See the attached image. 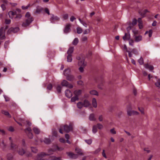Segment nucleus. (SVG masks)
<instances>
[{"label": "nucleus", "instance_id": "nucleus-1", "mask_svg": "<svg viewBox=\"0 0 160 160\" xmlns=\"http://www.w3.org/2000/svg\"><path fill=\"white\" fill-rule=\"evenodd\" d=\"M25 17L26 18L24 22L22 24V26L24 27L29 26L34 20L33 18L31 16L30 13L29 12H27L26 13Z\"/></svg>", "mask_w": 160, "mask_h": 160}, {"label": "nucleus", "instance_id": "nucleus-2", "mask_svg": "<svg viewBox=\"0 0 160 160\" xmlns=\"http://www.w3.org/2000/svg\"><path fill=\"white\" fill-rule=\"evenodd\" d=\"M73 129V124L72 123H69V125H65L61 126L60 128L59 129V132L62 133H63L62 130L63 129L66 132H68L72 131Z\"/></svg>", "mask_w": 160, "mask_h": 160}, {"label": "nucleus", "instance_id": "nucleus-3", "mask_svg": "<svg viewBox=\"0 0 160 160\" xmlns=\"http://www.w3.org/2000/svg\"><path fill=\"white\" fill-rule=\"evenodd\" d=\"M54 152V150L52 149H50L48 150V153H46L43 152H42L38 154L37 157L35 159V160H43V158L45 157V156L49 155L52 153Z\"/></svg>", "mask_w": 160, "mask_h": 160}, {"label": "nucleus", "instance_id": "nucleus-4", "mask_svg": "<svg viewBox=\"0 0 160 160\" xmlns=\"http://www.w3.org/2000/svg\"><path fill=\"white\" fill-rule=\"evenodd\" d=\"M91 104L90 102L87 99H85L83 102H79L77 103V107L79 109L82 108L83 107L87 108L89 107Z\"/></svg>", "mask_w": 160, "mask_h": 160}, {"label": "nucleus", "instance_id": "nucleus-5", "mask_svg": "<svg viewBox=\"0 0 160 160\" xmlns=\"http://www.w3.org/2000/svg\"><path fill=\"white\" fill-rule=\"evenodd\" d=\"M32 129L28 127L24 130L25 132L27 134L28 138L32 139L33 138V135L31 132Z\"/></svg>", "mask_w": 160, "mask_h": 160}, {"label": "nucleus", "instance_id": "nucleus-6", "mask_svg": "<svg viewBox=\"0 0 160 160\" xmlns=\"http://www.w3.org/2000/svg\"><path fill=\"white\" fill-rule=\"evenodd\" d=\"M61 85L62 86L70 88H73V85L69 83L66 80H63L61 82Z\"/></svg>", "mask_w": 160, "mask_h": 160}, {"label": "nucleus", "instance_id": "nucleus-7", "mask_svg": "<svg viewBox=\"0 0 160 160\" xmlns=\"http://www.w3.org/2000/svg\"><path fill=\"white\" fill-rule=\"evenodd\" d=\"M44 10L43 8L39 6H37L36 7L35 11L34 12V14L35 15L40 14Z\"/></svg>", "mask_w": 160, "mask_h": 160}, {"label": "nucleus", "instance_id": "nucleus-8", "mask_svg": "<svg viewBox=\"0 0 160 160\" xmlns=\"http://www.w3.org/2000/svg\"><path fill=\"white\" fill-rule=\"evenodd\" d=\"M73 52V51H68L67 53L68 54L67 56V61L68 62H71L72 61V54Z\"/></svg>", "mask_w": 160, "mask_h": 160}, {"label": "nucleus", "instance_id": "nucleus-9", "mask_svg": "<svg viewBox=\"0 0 160 160\" xmlns=\"http://www.w3.org/2000/svg\"><path fill=\"white\" fill-rule=\"evenodd\" d=\"M51 17L50 19L51 22L52 23H55V21H58L60 20V18L57 16H55L53 14H51Z\"/></svg>", "mask_w": 160, "mask_h": 160}, {"label": "nucleus", "instance_id": "nucleus-10", "mask_svg": "<svg viewBox=\"0 0 160 160\" xmlns=\"http://www.w3.org/2000/svg\"><path fill=\"white\" fill-rule=\"evenodd\" d=\"M71 25L70 24L67 23L65 25V28L63 30V32L64 33L67 34L70 31Z\"/></svg>", "mask_w": 160, "mask_h": 160}, {"label": "nucleus", "instance_id": "nucleus-11", "mask_svg": "<svg viewBox=\"0 0 160 160\" xmlns=\"http://www.w3.org/2000/svg\"><path fill=\"white\" fill-rule=\"evenodd\" d=\"M19 29L18 27H16L15 28L11 27L8 30V32H13L15 33L18 31Z\"/></svg>", "mask_w": 160, "mask_h": 160}, {"label": "nucleus", "instance_id": "nucleus-12", "mask_svg": "<svg viewBox=\"0 0 160 160\" xmlns=\"http://www.w3.org/2000/svg\"><path fill=\"white\" fill-rule=\"evenodd\" d=\"M67 154L71 158L76 159L78 158V155L73 153L71 152H67Z\"/></svg>", "mask_w": 160, "mask_h": 160}, {"label": "nucleus", "instance_id": "nucleus-13", "mask_svg": "<svg viewBox=\"0 0 160 160\" xmlns=\"http://www.w3.org/2000/svg\"><path fill=\"white\" fill-rule=\"evenodd\" d=\"M4 30V28L2 27L0 30V39H4L5 38V32Z\"/></svg>", "mask_w": 160, "mask_h": 160}, {"label": "nucleus", "instance_id": "nucleus-14", "mask_svg": "<svg viewBox=\"0 0 160 160\" xmlns=\"http://www.w3.org/2000/svg\"><path fill=\"white\" fill-rule=\"evenodd\" d=\"M78 65L79 66L85 67L87 65L86 62H85L84 58H82L81 61L78 62Z\"/></svg>", "mask_w": 160, "mask_h": 160}, {"label": "nucleus", "instance_id": "nucleus-15", "mask_svg": "<svg viewBox=\"0 0 160 160\" xmlns=\"http://www.w3.org/2000/svg\"><path fill=\"white\" fill-rule=\"evenodd\" d=\"M0 146L3 149V151L5 150V148L6 147V144L4 143V140H0Z\"/></svg>", "mask_w": 160, "mask_h": 160}, {"label": "nucleus", "instance_id": "nucleus-16", "mask_svg": "<svg viewBox=\"0 0 160 160\" xmlns=\"http://www.w3.org/2000/svg\"><path fill=\"white\" fill-rule=\"evenodd\" d=\"M63 74L66 77L71 74V70L69 68L65 69L64 71Z\"/></svg>", "mask_w": 160, "mask_h": 160}, {"label": "nucleus", "instance_id": "nucleus-17", "mask_svg": "<svg viewBox=\"0 0 160 160\" xmlns=\"http://www.w3.org/2000/svg\"><path fill=\"white\" fill-rule=\"evenodd\" d=\"M65 94L66 96L68 98H70L72 96V93L71 91L68 90L67 89L65 91Z\"/></svg>", "mask_w": 160, "mask_h": 160}, {"label": "nucleus", "instance_id": "nucleus-18", "mask_svg": "<svg viewBox=\"0 0 160 160\" xmlns=\"http://www.w3.org/2000/svg\"><path fill=\"white\" fill-rule=\"evenodd\" d=\"M149 12V11H148L147 9H145L143 11H139V13L142 18H144L145 17L146 13Z\"/></svg>", "mask_w": 160, "mask_h": 160}, {"label": "nucleus", "instance_id": "nucleus-19", "mask_svg": "<svg viewBox=\"0 0 160 160\" xmlns=\"http://www.w3.org/2000/svg\"><path fill=\"white\" fill-rule=\"evenodd\" d=\"M82 93V91L81 90H75L74 92V95L78 97V98L80 96Z\"/></svg>", "mask_w": 160, "mask_h": 160}, {"label": "nucleus", "instance_id": "nucleus-20", "mask_svg": "<svg viewBox=\"0 0 160 160\" xmlns=\"http://www.w3.org/2000/svg\"><path fill=\"white\" fill-rule=\"evenodd\" d=\"M66 78L68 80L70 81H72L75 79L74 76L71 74L66 77Z\"/></svg>", "mask_w": 160, "mask_h": 160}, {"label": "nucleus", "instance_id": "nucleus-21", "mask_svg": "<svg viewBox=\"0 0 160 160\" xmlns=\"http://www.w3.org/2000/svg\"><path fill=\"white\" fill-rule=\"evenodd\" d=\"M10 147L11 149L13 150H16L18 148V146L13 142L10 143Z\"/></svg>", "mask_w": 160, "mask_h": 160}, {"label": "nucleus", "instance_id": "nucleus-22", "mask_svg": "<svg viewBox=\"0 0 160 160\" xmlns=\"http://www.w3.org/2000/svg\"><path fill=\"white\" fill-rule=\"evenodd\" d=\"M92 104L93 106L95 108H96L97 106V102L96 99L95 98H93L92 100Z\"/></svg>", "mask_w": 160, "mask_h": 160}, {"label": "nucleus", "instance_id": "nucleus-23", "mask_svg": "<svg viewBox=\"0 0 160 160\" xmlns=\"http://www.w3.org/2000/svg\"><path fill=\"white\" fill-rule=\"evenodd\" d=\"M135 41L136 42H138L141 41L142 40V36L141 35L138 36H135Z\"/></svg>", "mask_w": 160, "mask_h": 160}, {"label": "nucleus", "instance_id": "nucleus-24", "mask_svg": "<svg viewBox=\"0 0 160 160\" xmlns=\"http://www.w3.org/2000/svg\"><path fill=\"white\" fill-rule=\"evenodd\" d=\"M123 39L124 40H128L130 38V35L129 34H128L127 33H125V35L122 37Z\"/></svg>", "mask_w": 160, "mask_h": 160}, {"label": "nucleus", "instance_id": "nucleus-25", "mask_svg": "<svg viewBox=\"0 0 160 160\" xmlns=\"http://www.w3.org/2000/svg\"><path fill=\"white\" fill-rule=\"evenodd\" d=\"M2 113L8 118H11V116L10 115L9 112L5 110H3L2 112Z\"/></svg>", "mask_w": 160, "mask_h": 160}, {"label": "nucleus", "instance_id": "nucleus-26", "mask_svg": "<svg viewBox=\"0 0 160 160\" xmlns=\"http://www.w3.org/2000/svg\"><path fill=\"white\" fill-rule=\"evenodd\" d=\"M128 55L130 57H131L132 56V53L136 54L138 52H137V51H132L131 52L130 51H128Z\"/></svg>", "mask_w": 160, "mask_h": 160}, {"label": "nucleus", "instance_id": "nucleus-27", "mask_svg": "<svg viewBox=\"0 0 160 160\" xmlns=\"http://www.w3.org/2000/svg\"><path fill=\"white\" fill-rule=\"evenodd\" d=\"M146 68L148 69L150 71H152L154 68L153 67L152 65H149L148 64H146L145 65Z\"/></svg>", "mask_w": 160, "mask_h": 160}, {"label": "nucleus", "instance_id": "nucleus-28", "mask_svg": "<svg viewBox=\"0 0 160 160\" xmlns=\"http://www.w3.org/2000/svg\"><path fill=\"white\" fill-rule=\"evenodd\" d=\"M76 151L78 155H83L81 149L80 148H76Z\"/></svg>", "mask_w": 160, "mask_h": 160}, {"label": "nucleus", "instance_id": "nucleus-29", "mask_svg": "<svg viewBox=\"0 0 160 160\" xmlns=\"http://www.w3.org/2000/svg\"><path fill=\"white\" fill-rule=\"evenodd\" d=\"M33 130L34 132L36 134H39L40 132V130L37 127H34L33 128Z\"/></svg>", "mask_w": 160, "mask_h": 160}, {"label": "nucleus", "instance_id": "nucleus-30", "mask_svg": "<svg viewBox=\"0 0 160 160\" xmlns=\"http://www.w3.org/2000/svg\"><path fill=\"white\" fill-rule=\"evenodd\" d=\"M8 14L9 16V17L11 18H13V16L16 15L15 12L12 11H10L8 12Z\"/></svg>", "mask_w": 160, "mask_h": 160}, {"label": "nucleus", "instance_id": "nucleus-31", "mask_svg": "<svg viewBox=\"0 0 160 160\" xmlns=\"http://www.w3.org/2000/svg\"><path fill=\"white\" fill-rule=\"evenodd\" d=\"M89 119L90 121H95L96 120L95 115L93 114H90L89 117Z\"/></svg>", "mask_w": 160, "mask_h": 160}, {"label": "nucleus", "instance_id": "nucleus-32", "mask_svg": "<svg viewBox=\"0 0 160 160\" xmlns=\"http://www.w3.org/2000/svg\"><path fill=\"white\" fill-rule=\"evenodd\" d=\"M79 42L78 39V38H74L72 42V44L74 45H76Z\"/></svg>", "mask_w": 160, "mask_h": 160}, {"label": "nucleus", "instance_id": "nucleus-33", "mask_svg": "<svg viewBox=\"0 0 160 160\" xmlns=\"http://www.w3.org/2000/svg\"><path fill=\"white\" fill-rule=\"evenodd\" d=\"M97 127L96 125L93 126L92 127V132L93 133H95L98 131Z\"/></svg>", "mask_w": 160, "mask_h": 160}, {"label": "nucleus", "instance_id": "nucleus-34", "mask_svg": "<svg viewBox=\"0 0 160 160\" xmlns=\"http://www.w3.org/2000/svg\"><path fill=\"white\" fill-rule=\"evenodd\" d=\"M155 86L158 88H160V79H158L155 83Z\"/></svg>", "mask_w": 160, "mask_h": 160}, {"label": "nucleus", "instance_id": "nucleus-35", "mask_svg": "<svg viewBox=\"0 0 160 160\" xmlns=\"http://www.w3.org/2000/svg\"><path fill=\"white\" fill-rule=\"evenodd\" d=\"M16 17H15L14 18L16 20H18L20 19L22 17V15L21 14H16Z\"/></svg>", "mask_w": 160, "mask_h": 160}, {"label": "nucleus", "instance_id": "nucleus-36", "mask_svg": "<svg viewBox=\"0 0 160 160\" xmlns=\"http://www.w3.org/2000/svg\"><path fill=\"white\" fill-rule=\"evenodd\" d=\"M79 99V98L75 95V96L72 97L71 100V101L72 102H75L77 100H78Z\"/></svg>", "mask_w": 160, "mask_h": 160}, {"label": "nucleus", "instance_id": "nucleus-37", "mask_svg": "<svg viewBox=\"0 0 160 160\" xmlns=\"http://www.w3.org/2000/svg\"><path fill=\"white\" fill-rule=\"evenodd\" d=\"M90 94L92 95H98V92L95 90H92L90 92Z\"/></svg>", "mask_w": 160, "mask_h": 160}, {"label": "nucleus", "instance_id": "nucleus-38", "mask_svg": "<svg viewBox=\"0 0 160 160\" xmlns=\"http://www.w3.org/2000/svg\"><path fill=\"white\" fill-rule=\"evenodd\" d=\"M18 154L21 155H22L25 153V151L23 149H20L18 151Z\"/></svg>", "mask_w": 160, "mask_h": 160}, {"label": "nucleus", "instance_id": "nucleus-39", "mask_svg": "<svg viewBox=\"0 0 160 160\" xmlns=\"http://www.w3.org/2000/svg\"><path fill=\"white\" fill-rule=\"evenodd\" d=\"M44 142L46 144H48L51 142V141L49 139L45 138L44 140Z\"/></svg>", "mask_w": 160, "mask_h": 160}, {"label": "nucleus", "instance_id": "nucleus-40", "mask_svg": "<svg viewBox=\"0 0 160 160\" xmlns=\"http://www.w3.org/2000/svg\"><path fill=\"white\" fill-rule=\"evenodd\" d=\"M77 31L78 33L80 34L82 32V29L80 27H78L77 28Z\"/></svg>", "mask_w": 160, "mask_h": 160}, {"label": "nucleus", "instance_id": "nucleus-41", "mask_svg": "<svg viewBox=\"0 0 160 160\" xmlns=\"http://www.w3.org/2000/svg\"><path fill=\"white\" fill-rule=\"evenodd\" d=\"M84 141L86 143L89 145L91 144L92 142V139H85L84 140Z\"/></svg>", "mask_w": 160, "mask_h": 160}, {"label": "nucleus", "instance_id": "nucleus-42", "mask_svg": "<svg viewBox=\"0 0 160 160\" xmlns=\"http://www.w3.org/2000/svg\"><path fill=\"white\" fill-rule=\"evenodd\" d=\"M7 157L8 160H12L13 157L12 155L11 154H8Z\"/></svg>", "mask_w": 160, "mask_h": 160}, {"label": "nucleus", "instance_id": "nucleus-43", "mask_svg": "<svg viewBox=\"0 0 160 160\" xmlns=\"http://www.w3.org/2000/svg\"><path fill=\"white\" fill-rule=\"evenodd\" d=\"M96 125L97 126V128L99 129H101L103 128V125L100 123H98Z\"/></svg>", "mask_w": 160, "mask_h": 160}, {"label": "nucleus", "instance_id": "nucleus-44", "mask_svg": "<svg viewBox=\"0 0 160 160\" xmlns=\"http://www.w3.org/2000/svg\"><path fill=\"white\" fill-rule=\"evenodd\" d=\"M138 62L140 65H142L143 64V59L142 57L138 60Z\"/></svg>", "mask_w": 160, "mask_h": 160}, {"label": "nucleus", "instance_id": "nucleus-45", "mask_svg": "<svg viewBox=\"0 0 160 160\" xmlns=\"http://www.w3.org/2000/svg\"><path fill=\"white\" fill-rule=\"evenodd\" d=\"M31 148L32 152H33L36 153L37 152L38 150L36 148L31 147Z\"/></svg>", "mask_w": 160, "mask_h": 160}, {"label": "nucleus", "instance_id": "nucleus-46", "mask_svg": "<svg viewBox=\"0 0 160 160\" xmlns=\"http://www.w3.org/2000/svg\"><path fill=\"white\" fill-rule=\"evenodd\" d=\"M61 88L62 87L60 85H58L57 86L56 89L58 93H60L61 92Z\"/></svg>", "mask_w": 160, "mask_h": 160}, {"label": "nucleus", "instance_id": "nucleus-47", "mask_svg": "<svg viewBox=\"0 0 160 160\" xmlns=\"http://www.w3.org/2000/svg\"><path fill=\"white\" fill-rule=\"evenodd\" d=\"M85 67L80 66L78 70L80 72L82 73L84 72V68Z\"/></svg>", "mask_w": 160, "mask_h": 160}, {"label": "nucleus", "instance_id": "nucleus-48", "mask_svg": "<svg viewBox=\"0 0 160 160\" xmlns=\"http://www.w3.org/2000/svg\"><path fill=\"white\" fill-rule=\"evenodd\" d=\"M21 10L20 9L17 8L16 9V11L14 12L15 14H20L21 12Z\"/></svg>", "mask_w": 160, "mask_h": 160}, {"label": "nucleus", "instance_id": "nucleus-49", "mask_svg": "<svg viewBox=\"0 0 160 160\" xmlns=\"http://www.w3.org/2000/svg\"><path fill=\"white\" fill-rule=\"evenodd\" d=\"M68 14H65L63 15L62 18L64 20H66L68 19Z\"/></svg>", "mask_w": 160, "mask_h": 160}, {"label": "nucleus", "instance_id": "nucleus-50", "mask_svg": "<svg viewBox=\"0 0 160 160\" xmlns=\"http://www.w3.org/2000/svg\"><path fill=\"white\" fill-rule=\"evenodd\" d=\"M87 39L88 38L87 37L83 36L82 38L81 39V40L82 42H85L87 41Z\"/></svg>", "mask_w": 160, "mask_h": 160}, {"label": "nucleus", "instance_id": "nucleus-51", "mask_svg": "<svg viewBox=\"0 0 160 160\" xmlns=\"http://www.w3.org/2000/svg\"><path fill=\"white\" fill-rule=\"evenodd\" d=\"M44 10L45 12L48 15H49L50 14L49 10L48 8H45Z\"/></svg>", "mask_w": 160, "mask_h": 160}, {"label": "nucleus", "instance_id": "nucleus-52", "mask_svg": "<svg viewBox=\"0 0 160 160\" xmlns=\"http://www.w3.org/2000/svg\"><path fill=\"white\" fill-rule=\"evenodd\" d=\"M138 26H139V28L141 29V28L140 27V24H142V20L141 18H139L138 19Z\"/></svg>", "mask_w": 160, "mask_h": 160}, {"label": "nucleus", "instance_id": "nucleus-53", "mask_svg": "<svg viewBox=\"0 0 160 160\" xmlns=\"http://www.w3.org/2000/svg\"><path fill=\"white\" fill-rule=\"evenodd\" d=\"M137 20L136 19H134L133 20L132 22V24L133 25H135L137 23Z\"/></svg>", "mask_w": 160, "mask_h": 160}, {"label": "nucleus", "instance_id": "nucleus-54", "mask_svg": "<svg viewBox=\"0 0 160 160\" xmlns=\"http://www.w3.org/2000/svg\"><path fill=\"white\" fill-rule=\"evenodd\" d=\"M101 151V148H99L97 149L94 152V154H96L98 153L99 152H100Z\"/></svg>", "mask_w": 160, "mask_h": 160}, {"label": "nucleus", "instance_id": "nucleus-55", "mask_svg": "<svg viewBox=\"0 0 160 160\" xmlns=\"http://www.w3.org/2000/svg\"><path fill=\"white\" fill-rule=\"evenodd\" d=\"M152 30L151 29L150 30L148 31V36L150 38L152 36Z\"/></svg>", "mask_w": 160, "mask_h": 160}, {"label": "nucleus", "instance_id": "nucleus-56", "mask_svg": "<svg viewBox=\"0 0 160 160\" xmlns=\"http://www.w3.org/2000/svg\"><path fill=\"white\" fill-rule=\"evenodd\" d=\"M52 88V86L51 84H49L47 86V89L49 90H51Z\"/></svg>", "mask_w": 160, "mask_h": 160}, {"label": "nucleus", "instance_id": "nucleus-57", "mask_svg": "<svg viewBox=\"0 0 160 160\" xmlns=\"http://www.w3.org/2000/svg\"><path fill=\"white\" fill-rule=\"evenodd\" d=\"M110 132L112 134H115L116 133V132L114 128L111 129L110 130Z\"/></svg>", "mask_w": 160, "mask_h": 160}, {"label": "nucleus", "instance_id": "nucleus-58", "mask_svg": "<svg viewBox=\"0 0 160 160\" xmlns=\"http://www.w3.org/2000/svg\"><path fill=\"white\" fill-rule=\"evenodd\" d=\"M8 130L9 131L12 132H13V131H14V128L12 127V126L8 128Z\"/></svg>", "mask_w": 160, "mask_h": 160}, {"label": "nucleus", "instance_id": "nucleus-59", "mask_svg": "<svg viewBox=\"0 0 160 160\" xmlns=\"http://www.w3.org/2000/svg\"><path fill=\"white\" fill-rule=\"evenodd\" d=\"M84 58V57L82 56H78L77 57V59L79 60V61H81L82 58Z\"/></svg>", "mask_w": 160, "mask_h": 160}, {"label": "nucleus", "instance_id": "nucleus-60", "mask_svg": "<svg viewBox=\"0 0 160 160\" xmlns=\"http://www.w3.org/2000/svg\"><path fill=\"white\" fill-rule=\"evenodd\" d=\"M127 114L129 116H131L132 115V111H127Z\"/></svg>", "mask_w": 160, "mask_h": 160}, {"label": "nucleus", "instance_id": "nucleus-61", "mask_svg": "<svg viewBox=\"0 0 160 160\" xmlns=\"http://www.w3.org/2000/svg\"><path fill=\"white\" fill-rule=\"evenodd\" d=\"M98 119L99 121L102 122V121L103 119V117L102 115H100L99 116L98 118Z\"/></svg>", "mask_w": 160, "mask_h": 160}, {"label": "nucleus", "instance_id": "nucleus-62", "mask_svg": "<svg viewBox=\"0 0 160 160\" xmlns=\"http://www.w3.org/2000/svg\"><path fill=\"white\" fill-rule=\"evenodd\" d=\"M102 156L104 157L105 158H107V157L105 153V150H103L102 152Z\"/></svg>", "mask_w": 160, "mask_h": 160}, {"label": "nucleus", "instance_id": "nucleus-63", "mask_svg": "<svg viewBox=\"0 0 160 160\" xmlns=\"http://www.w3.org/2000/svg\"><path fill=\"white\" fill-rule=\"evenodd\" d=\"M11 20L10 19H6L5 21V23L6 24H9L11 22Z\"/></svg>", "mask_w": 160, "mask_h": 160}, {"label": "nucleus", "instance_id": "nucleus-64", "mask_svg": "<svg viewBox=\"0 0 160 160\" xmlns=\"http://www.w3.org/2000/svg\"><path fill=\"white\" fill-rule=\"evenodd\" d=\"M132 115H136L138 114V112L132 110Z\"/></svg>", "mask_w": 160, "mask_h": 160}]
</instances>
